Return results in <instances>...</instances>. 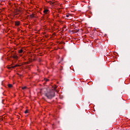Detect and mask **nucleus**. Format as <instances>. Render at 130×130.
<instances>
[{"mask_svg":"<svg viewBox=\"0 0 130 130\" xmlns=\"http://www.w3.org/2000/svg\"><path fill=\"white\" fill-rule=\"evenodd\" d=\"M22 90H25V89H27V87L26 86L22 87Z\"/></svg>","mask_w":130,"mask_h":130,"instance_id":"nucleus-11","label":"nucleus"},{"mask_svg":"<svg viewBox=\"0 0 130 130\" xmlns=\"http://www.w3.org/2000/svg\"><path fill=\"white\" fill-rule=\"evenodd\" d=\"M45 96H46L48 99H52V98L55 96V92L54 90H51L46 93Z\"/></svg>","mask_w":130,"mask_h":130,"instance_id":"nucleus-1","label":"nucleus"},{"mask_svg":"<svg viewBox=\"0 0 130 130\" xmlns=\"http://www.w3.org/2000/svg\"><path fill=\"white\" fill-rule=\"evenodd\" d=\"M15 26H20V21H15Z\"/></svg>","mask_w":130,"mask_h":130,"instance_id":"nucleus-3","label":"nucleus"},{"mask_svg":"<svg viewBox=\"0 0 130 130\" xmlns=\"http://www.w3.org/2000/svg\"><path fill=\"white\" fill-rule=\"evenodd\" d=\"M61 43L62 44H65V43H64L63 42H61Z\"/></svg>","mask_w":130,"mask_h":130,"instance_id":"nucleus-16","label":"nucleus"},{"mask_svg":"<svg viewBox=\"0 0 130 130\" xmlns=\"http://www.w3.org/2000/svg\"><path fill=\"white\" fill-rule=\"evenodd\" d=\"M78 31H79V30H77V31H76V30H75V33H77V32H78Z\"/></svg>","mask_w":130,"mask_h":130,"instance_id":"nucleus-17","label":"nucleus"},{"mask_svg":"<svg viewBox=\"0 0 130 130\" xmlns=\"http://www.w3.org/2000/svg\"><path fill=\"white\" fill-rule=\"evenodd\" d=\"M8 87H9V88H12V87H13V85H12V84H8Z\"/></svg>","mask_w":130,"mask_h":130,"instance_id":"nucleus-10","label":"nucleus"},{"mask_svg":"<svg viewBox=\"0 0 130 130\" xmlns=\"http://www.w3.org/2000/svg\"><path fill=\"white\" fill-rule=\"evenodd\" d=\"M12 57L13 58H14V59H18V56H17V55H14V56H12Z\"/></svg>","mask_w":130,"mask_h":130,"instance_id":"nucleus-6","label":"nucleus"},{"mask_svg":"<svg viewBox=\"0 0 130 130\" xmlns=\"http://www.w3.org/2000/svg\"><path fill=\"white\" fill-rule=\"evenodd\" d=\"M30 18H35V14H31L30 15Z\"/></svg>","mask_w":130,"mask_h":130,"instance_id":"nucleus-7","label":"nucleus"},{"mask_svg":"<svg viewBox=\"0 0 130 130\" xmlns=\"http://www.w3.org/2000/svg\"><path fill=\"white\" fill-rule=\"evenodd\" d=\"M24 64H29V62H24Z\"/></svg>","mask_w":130,"mask_h":130,"instance_id":"nucleus-12","label":"nucleus"},{"mask_svg":"<svg viewBox=\"0 0 130 130\" xmlns=\"http://www.w3.org/2000/svg\"><path fill=\"white\" fill-rule=\"evenodd\" d=\"M46 82H48L49 81V80L48 79H46Z\"/></svg>","mask_w":130,"mask_h":130,"instance_id":"nucleus-14","label":"nucleus"},{"mask_svg":"<svg viewBox=\"0 0 130 130\" xmlns=\"http://www.w3.org/2000/svg\"><path fill=\"white\" fill-rule=\"evenodd\" d=\"M48 92V89L46 88H42L40 90V92L41 94H44L45 95H46V93Z\"/></svg>","mask_w":130,"mask_h":130,"instance_id":"nucleus-2","label":"nucleus"},{"mask_svg":"<svg viewBox=\"0 0 130 130\" xmlns=\"http://www.w3.org/2000/svg\"><path fill=\"white\" fill-rule=\"evenodd\" d=\"M57 88V86L56 85H55L54 87H53V89H54V91H56V88Z\"/></svg>","mask_w":130,"mask_h":130,"instance_id":"nucleus-8","label":"nucleus"},{"mask_svg":"<svg viewBox=\"0 0 130 130\" xmlns=\"http://www.w3.org/2000/svg\"><path fill=\"white\" fill-rule=\"evenodd\" d=\"M19 53H23V49H20L19 51Z\"/></svg>","mask_w":130,"mask_h":130,"instance_id":"nucleus-9","label":"nucleus"},{"mask_svg":"<svg viewBox=\"0 0 130 130\" xmlns=\"http://www.w3.org/2000/svg\"><path fill=\"white\" fill-rule=\"evenodd\" d=\"M16 67H19V66L18 65H15V66H13V67H9V69H15V68H16Z\"/></svg>","mask_w":130,"mask_h":130,"instance_id":"nucleus-4","label":"nucleus"},{"mask_svg":"<svg viewBox=\"0 0 130 130\" xmlns=\"http://www.w3.org/2000/svg\"><path fill=\"white\" fill-rule=\"evenodd\" d=\"M28 110H26L25 111V114L28 113Z\"/></svg>","mask_w":130,"mask_h":130,"instance_id":"nucleus-13","label":"nucleus"},{"mask_svg":"<svg viewBox=\"0 0 130 130\" xmlns=\"http://www.w3.org/2000/svg\"><path fill=\"white\" fill-rule=\"evenodd\" d=\"M18 76H20L21 77V75H19V74H18Z\"/></svg>","mask_w":130,"mask_h":130,"instance_id":"nucleus-18","label":"nucleus"},{"mask_svg":"<svg viewBox=\"0 0 130 130\" xmlns=\"http://www.w3.org/2000/svg\"><path fill=\"white\" fill-rule=\"evenodd\" d=\"M66 17H67V18H69V15H66Z\"/></svg>","mask_w":130,"mask_h":130,"instance_id":"nucleus-15","label":"nucleus"},{"mask_svg":"<svg viewBox=\"0 0 130 130\" xmlns=\"http://www.w3.org/2000/svg\"><path fill=\"white\" fill-rule=\"evenodd\" d=\"M44 14H47V13H48V10H47V9H45V10H44Z\"/></svg>","mask_w":130,"mask_h":130,"instance_id":"nucleus-5","label":"nucleus"}]
</instances>
